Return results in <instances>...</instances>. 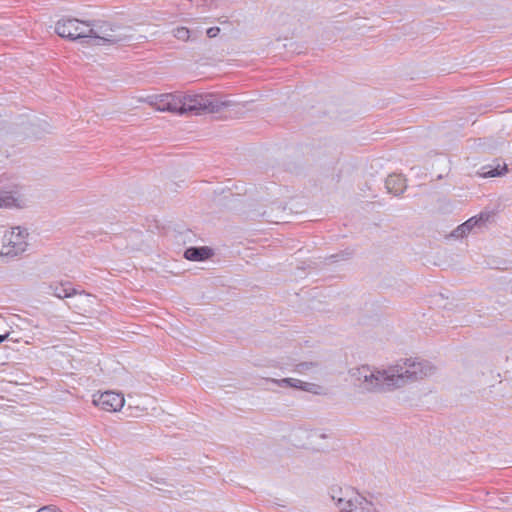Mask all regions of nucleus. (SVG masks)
<instances>
[{
	"instance_id": "10",
	"label": "nucleus",
	"mask_w": 512,
	"mask_h": 512,
	"mask_svg": "<svg viewBox=\"0 0 512 512\" xmlns=\"http://www.w3.org/2000/svg\"><path fill=\"white\" fill-rule=\"evenodd\" d=\"M160 99L161 102H159L158 111H167L181 115L180 92L161 94Z\"/></svg>"
},
{
	"instance_id": "2",
	"label": "nucleus",
	"mask_w": 512,
	"mask_h": 512,
	"mask_svg": "<svg viewBox=\"0 0 512 512\" xmlns=\"http://www.w3.org/2000/svg\"><path fill=\"white\" fill-rule=\"evenodd\" d=\"M355 384L366 391L394 389L392 366L387 369H376L367 365L350 370Z\"/></svg>"
},
{
	"instance_id": "14",
	"label": "nucleus",
	"mask_w": 512,
	"mask_h": 512,
	"mask_svg": "<svg viewBox=\"0 0 512 512\" xmlns=\"http://www.w3.org/2000/svg\"><path fill=\"white\" fill-rule=\"evenodd\" d=\"M22 200L9 191H0V208L21 207Z\"/></svg>"
},
{
	"instance_id": "13",
	"label": "nucleus",
	"mask_w": 512,
	"mask_h": 512,
	"mask_svg": "<svg viewBox=\"0 0 512 512\" xmlns=\"http://www.w3.org/2000/svg\"><path fill=\"white\" fill-rule=\"evenodd\" d=\"M210 255L211 250L208 247H190L184 253L185 258L190 261H202Z\"/></svg>"
},
{
	"instance_id": "11",
	"label": "nucleus",
	"mask_w": 512,
	"mask_h": 512,
	"mask_svg": "<svg viewBox=\"0 0 512 512\" xmlns=\"http://www.w3.org/2000/svg\"><path fill=\"white\" fill-rule=\"evenodd\" d=\"M490 218L489 213H480L478 216L471 217L459 225L452 233L454 237H464L469 234L476 226L486 223Z\"/></svg>"
},
{
	"instance_id": "17",
	"label": "nucleus",
	"mask_w": 512,
	"mask_h": 512,
	"mask_svg": "<svg viewBox=\"0 0 512 512\" xmlns=\"http://www.w3.org/2000/svg\"><path fill=\"white\" fill-rule=\"evenodd\" d=\"M160 96H161V94H151V95H147L144 98H140L139 101L145 102L148 105H150L151 107L158 110L159 102H161Z\"/></svg>"
},
{
	"instance_id": "3",
	"label": "nucleus",
	"mask_w": 512,
	"mask_h": 512,
	"mask_svg": "<svg viewBox=\"0 0 512 512\" xmlns=\"http://www.w3.org/2000/svg\"><path fill=\"white\" fill-rule=\"evenodd\" d=\"M394 389L407 383L423 380L435 374L436 368L428 361L405 359L392 365Z\"/></svg>"
},
{
	"instance_id": "20",
	"label": "nucleus",
	"mask_w": 512,
	"mask_h": 512,
	"mask_svg": "<svg viewBox=\"0 0 512 512\" xmlns=\"http://www.w3.org/2000/svg\"><path fill=\"white\" fill-rule=\"evenodd\" d=\"M220 32V28L219 27H211L207 30V36L209 38H214L216 37Z\"/></svg>"
},
{
	"instance_id": "5",
	"label": "nucleus",
	"mask_w": 512,
	"mask_h": 512,
	"mask_svg": "<svg viewBox=\"0 0 512 512\" xmlns=\"http://www.w3.org/2000/svg\"><path fill=\"white\" fill-rule=\"evenodd\" d=\"M87 42L100 43H117L123 39L121 27L113 25L108 21L88 22V30H86Z\"/></svg>"
},
{
	"instance_id": "15",
	"label": "nucleus",
	"mask_w": 512,
	"mask_h": 512,
	"mask_svg": "<svg viewBox=\"0 0 512 512\" xmlns=\"http://www.w3.org/2000/svg\"><path fill=\"white\" fill-rule=\"evenodd\" d=\"M49 293L62 299L75 295L76 291L74 289L68 290L63 285L54 284L49 286Z\"/></svg>"
},
{
	"instance_id": "6",
	"label": "nucleus",
	"mask_w": 512,
	"mask_h": 512,
	"mask_svg": "<svg viewBox=\"0 0 512 512\" xmlns=\"http://www.w3.org/2000/svg\"><path fill=\"white\" fill-rule=\"evenodd\" d=\"M27 237V230L21 227H14L7 231L3 237L1 254L12 257L22 254L28 247Z\"/></svg>"
},
{
	"instance_id": "7",
	"label": "nucleus",
	"mask_w": 512,
	"mask_h": 512,
	"mask_svg": "<svg viewBox=\"0 0 512 512\" xmlns=\"http://www.w3.org/2000/svg\"><path fill=\"white\" fill-rule=\"evenodd\" d=\"M86 30H88V22L76 18H62L55 26V31L60 37L70 40L85 39Z\"/></svg>"
},
{
	"instance_id": "9",
	"label": "nucleus",
	"mask_w": 512,
	"mask_h": 512,
	"mask_svg": "<svg viewBox=\"0 0 512 512\" xmlns=\"http://www.w3.org/2000/svg\"><path fill=\"white\" fill-rule=\"evenodd\" d=\"M280 387H290L300 389L315 395H321L325 393L324 387L316 383L305 382L296 378H284L281 380H272Z\"/></svg>"
},
{
	"instance_id": "4",
	"label": "nucleus",
	"mask_w": 512,
	"mask_h": 512,
	"mask_svg": "<svg viewBox=\"0 0 512 512\" xmlns=\"http://www.w3.org/2000/svg\"><path fill=\"white\" fill-rule=\"evenodd\" d=\"M332 500L340 512H379L372 501L351 488L340 489Z\"/></svg>"
},
{
	"instance_id": "23",
	"label": "nucleus",
	"mask_w": 512,
	"mask_h": 512,
	"mask_svg": "<svg viewBox=\"0 0 512 512\" xmlns=\"http://www.w3.org/2000/svg\"><path fill=\"white\" fill-rule=\"evenodd\" d=\"M85 297L89 300L92 296L90 294H86Z\"/></svg>"
},
{
	"instance_id": "1",
	"label": "nucleus",
	"mask_w": 512,
	"mask_h": 512,
	"mask_svg": "<svg viewBox=\"0 0 512 512\" xmlns=\"http://www.w3.org/2000/svg\"><path fill=\"white\" fill-rule=\"evenodd\" d=\"M181 115H202L219 113L235 103L214 93L188 94L180 92Z\"/></svg>"
},
{
	"instance_id": "18",
	"label": "nucleus",
	"mask_w": 512,
	"mask_h": 512,
	"mask_svg": "<svg viewBox=\"0 0 512 512\" xmlns=\"http://www.w3.org/2000/svg\"><path fill=\"white\" fill-rule=\"evenodd\" d=\"M175 38L181 41H188L190 38V30L186 27H177L173 30Z\"/></svg>"
},
{
	"instance_id": "8",
	"label": "nucleus",
	"mask_w": 512,
	"mask_h": 512,
	"mask_svg": "<svg viewBox=\"0 0 512 512\" xmlns=\"http://www.w3.org/2000/svg\"><path fill=\"white\" fill-rule=\"evenodd\" d=\"M92 403L106 412H117L124 406L125 399L121 393L105 391L95 393L92 397Z\"/></svg>"
},
{
	"instance_id": "19",
	"label": "nucleus",
	"mask_w": 512,
	"mask_h": 512,
	"mask_svg": "<svg viewBox=\"0 0 512 512\" xmlns=\"http://www.w3.org/2000/svg\"><path fill=\"white\" fill-rule=\"evenodd\" d=\"M507 171L506 166H504L501 170L499 168H492L487 171H483V177H496L501 176Z\"/></svg>"
},
{
	"instance_id": "12",
	"label": "nucleus",
	"mask_w": 512,
	"mask_h": 512,
	"mask_svg": "<svg viewBox=\"0 0 512 512\" xmlns=\"http://www.w3.org/2000/svg\"><path fill=\"white\" fill-rule=\"evenodd\" d=\"M385 186L389 193L397 196L403 193L406 189V180L402 175L391 174L387 177Z\"/></svg>"
},
{
	"instance_id": "22",
	"label": "nucleus",
	"mask_w": 512,
	"mask_h": 512,
	"mask_svg": "<svg viewBox=\"0 0 512 512\" xmlns=\"http://www.w3.org/2000/svg\"><path fill=\"white\" fill-rule=\"evenodd\" d=\"M7 337H8V334L0 335V343H2Z\"/></svg>"
},
{
	"instance_id": "21",
	"label": "nucleus",
	"mask_w": 512,
	"mask_h": 512,
	"mask_svg": "<svg viewBox=\"0 0 512 512\" xmlns=\"http://www.w3.org/2000/svg\"><path fill=\"white\" fill-rule=\"evenodd\" d=\"M37 512H60V511L53 509L51 507H43V508H40Z\"/></svg>"
},
{
	"instance_id": "16",
	"label": "nucleus",
	"mask_w": 512,
	"mask_h": 512,
	"mask_svg": "<svg viewBox=\"0 0 512 512\" xmlns=\"http://www.w3.org/2000/svg\"><path fill=\"white\" fill-rule=\"evenodd\" d=\"M317 367H318L317 362H301V363H298L295 365L294 371L301 373V374H305L310 371H313Z\"/></svg>"
}]
</instances>
